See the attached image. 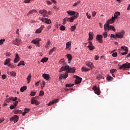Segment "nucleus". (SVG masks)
Here are the masks:
<instances>
[{"label":"nucleus","mask_w":130,"mask_h":130,"mask_svg":"<svg viewBox=\"0 0 130 130\" xmlns=\"http://www.w3.org/2000/svg\"><path fill=\"white\" fill-rule=\"evenodd\" d=\"M43 29H44V25H42L39 29L36 30L35 33H37V34L41 33Z\"/></svg>","instance_id":"18"},{"label":"nucleus","mask_w":130,"mask_h":130,"mask_svg":"<svg viewBox=\"0 0 130 130\" xmlns=\"http://www.w3.org/2000/svg\"><path fill=\"white\" fill-rule=\"evenodd\" d=\"M96 79H98V80H100V79H104V77H103L102 75H99L97 76Z\"/></svg>","instance_id":"43"},{"label":"nucleus","mask_w":130,"mask_h":130,"mask_svg":"<svg viewBox=\"0 0 130 130\" xmlns=\"http://www.w3.org/2000/svg\"><path fill=\"white\" fill-rule=\"evenodd\" d=\"M112 56H113V57H116V56H117V52L113 53L112 54Z\"/></svg>","instance_id":"49"},{"label":"nucleus","mask_w":130,"mask_h":130,"mask_svg":"<svg viewBox=\"0 0 130 130\" xmlns=\"http://www.w3.org/2000/svg\"><path fill=\"white\" fill-rule=\"evenodd\" d=\"M39 20H40V21H42L43 23H45L46 24H51V20L48 18H41V17H39Z\"/></svg>","instance_id":"6"},{"label":"nucleus","mask_w":130,"mask_h":130,"mask_svg":"<svg viewBox=\"0 0 130 130\" xmlns=\"http://www.w3.org/2000/svg\"><path fill=\"white\" fill-rule=\"evenodd\" d=\"M30 2H31V0H24V3H25V4H29Z\"/></svg>","instance_id":"53"},{"label":"nucleus","mask_w":130,"mask_h":130,"mask_svg":"<svg viewBox=\"0 0 130 130\" xmlns=\"http://www.w3.org/2000/svg\"><path fill=\"white\" fill-rule=\"evenodd\" d=\"M26 80H27V84H29V83H30V80H31V74H29L26 78Z\"/></svg>","instance_id":"33"},{"label":"nucleus","mask_w":130,"mask_h":130,"mask_svg":"<svg viewBox=\"0 0 130 130\" xmlns=\"http://www.w3.org/2000/svg\"><path fill=\"white\" fill-rule=\"evenodd\" d=\"M119 70L125 71V69H130V63H125L123 64L119 68Z\"/></svg>","instance_id":"4"},{"label":"nucleus","mask_w":130,"mask_h":130,"mask_svg":"<svg viewBox=\"0 0 130 130\" xmlns=\"http://www.w3.org/2000/svg\"><path fill=\"white\" fill-rule=\"evenodd\" d=\"M6 40L4 39L0 40V45H2V44H4V42H5Z\"/></svg>","instance_id":"45"},{"label":"nucleus","mask_w":130,"mask_h":130,"mask_svg":"<svg viewBox=\"0 0 130 130\" xmlns=\"http://www.w3.org/2000/svg\"><path fill=\"white\" fill-rule=\"evenodd\" d=\"M14 113L15 114H18V113H19V114H21V113H22V111L20 110H17L14 112Z\"/></svg>","instance_id":"42"},{"label":"nucleus","mask_w":130,"mask_h":130,"mask_svg":"<svg viewBox=\"0 0 130 130\" xmlns=\"http://www.w3.org/2000/svg\"><path fill=\"white\" fill-rule=\"evenodd\" d=\"M60 30H61V31H64V30H66V26L64 25H61L60 27Z\"/></svg>","instance_id":"41"},{"label":"nucleus","mask_w":130,"mask_h":130,"mask_svg":"<svg viewBox=\"0 0 130 130\" xmlns=\"http://www.w3.org/2000/svg\"><path fill=\"white\" fill-rule=\"evenodd\" d=\"M118 16H120V12H116L115 13L114 15V18L115 20L116 19H117Z\"/></svg>","instance_id":"23"},{"label":"nucleus","mask_w":130,"mask_h":130,"mask_svg":"<svg viewBox=\"0 0 130 130\" xmlns=\"http://www.w3.org/2000/svg\"><path fill=\"white\" fill-rule=\"evenodd\" d=\"M47 5H48V6H50V5H52L51 2H50V1H46Z\"/></svg>","instance_id":"52"},{"label":"nucleus","mask_w":130,"mask_h":130,"mask_svg":"<svg viewBox=\"0 0 130 130\" xmlns=\"http://www.w3.org/2000/svg\"><path fill=\"white\" fill-rule=\"evenodd\" d=\"M31 104H35L36 105H39L40 103L38 101L35 100V98H32L31 100Z\"/></svg>","instance_id":"14"},{"label":"nucleus","mask_w":130,"mask_h":130,"mask_svg":"<svg viewBox=\"0 0 130 130\" xmlns=\"http://www.w3.org/2000/svg\"><path fill=\"white\" fill-rule=\"evenodd\" d=\"M86 16L88 19H91V16L89 15V14L88 13H86Z\"/></svg>","instance_id":"61"},{"label":"nucleus","mask_w":130,"mask_h":130,"mask_svg":"<svg viewBox=\"0 0 130 130\" xmlns=\"http://www.w3.org/2000/svg\"><path fill=\"white\" fill-rule=\"evenodd\" d=\"M50 43H51V42H50V40H49L45 45V48H49V44H50Z\"/></svg>","instance_id":"32"},{"label":"nucleus","mask_w":130,"mask_h":130,"mask_svg":"<svg viewBox=\"0 0 130 130\" xmlns=\"http://www.w3.org/2000/svg\"><path fill=\"white\" fill-rule=\"evenodd\" d=\"M48 60V58L47 57H44L42 58L41 60V62H46Z\"/></svg>","instance_id":"29"},{"label":"nucleus","mask_w":130,"mask_h":130,"mask_svg":"<svg viewBox=\"0 0 130 130\" xmlns=\"http://www.w3.org/2000/svg\"><path fill=\"white\" fill-rule=\"evenodd\" d=\"M75 72H76V69L74 67L70 68L68 69V73H74Z\"/></svg>","instance_id":"21"},{"label":"nucleus","mask_w":130,"mask_h":130,"mask_svg":"<svg viewBox=\"0 0 130 130\" xmlns=\"http://www.w3.org/2000/svg\"><path fill=\"white\" fill-rule=\"evenodd\" d=\"M57 100H58V99H56V100H53L51 102H50L48 105V106H50V105H52V104H54V103H56V102L57 101Z\"/></svg>","instance_id":"24"},{"label":"nucleus","mask_w":130,"mask_h":130,"mask_svg":"<svg viewBox=\"0 0 130 130\" xmlns=\"http://www.w3.org/2000/svg\"><path fill=\"white\" fill-rule=\"evenodd\" d=\"M94 59H95V60H98V59H99V56L95 55Z\"/></svg>","instance_id":"55"},{"label":"nucleus","mask_w":130,"mask_h":130,"mask_svg":"<svg viewBox=\"0 0 130 130\" xmlns=\"http://www.w3.org/2000/svg\"><path fill=\"white\" fill-rule=\"evenodd\" d=\"M59 63H60L61 64H63V66H64V67L63 66L61 68V69L59 71V73L63 71H68V72H69L70 66L68 64H66V62H64V59H61V60H60Z\"/></svg>","instance_id":"2"},{"label":"nucleus","mask_w":130,"mask_h":130,"mask_svg":"<svg viewBox=\"0 0 130 130\" xmlns=\"http://www.w3.org/2000/svg\"><path fill=\"white\" fill-rule=\"evenodd\" d=\"M124 31L122 30V31L116 32V36L117 38H119L120 39H121V38H123V35H124Z\"/></svg>","instance_id":"8"},{"label":"nucleus","mask_w":130,"mask_h":130,"mask_svg":"<svg viewBox=\"0 0 130 130\" xmlns=\"http://www.w3.org/2000/svg\"><path fill=\"white\" fill-rule=\"evenodd\" d=\"M39 83H40V81H38L37 82H36V83H35V85L36 86H39Z\"/></svg>","instance_id":"64"},{"label":"nucleus","mask_w":130,"mask_h":130,"mask_svg":"<svg viewBox=\"0 0 130 130\" xmlns=\"http://www.w3.org/2000/svg\"><path fill=\"white\" fill-rule=\"evenodd\" d=\"M68 76H69V74H68L67 72H66L65 74H61L59 76V80H60V81H61L62 79H67Z\"/></svg>","instance_id":"13"},{"label":"nucleus","mask_w":130,"mask_h":130,"mask_svg":"<svg viewBox=\"0 0 130 130\" xmlns=\"http://www.w3.org/2000/svg\"><path fill=\"white\" fill-rule=\"evenodd\" d=\"M43 95H44V91H41L40 93H39V96H43Z\"/></svg>","instance_id":"48"},{"label":"nucleus","mask_w":130,"mask_h":130,"mask_svg":"<svg viewBox=\"0 0 130 130\" xmlns=\"http://www.w3.org/2000/svg\"><path fill=\"white\" fill-rule=\"evenodd\" d=\"M82 72H88V71H90V69H86L84 67H83L81 69Z\"/></svg>","instance_id":"36"},{"label":"nucleus","mask_w":130,"mask_h":130,"mask_svg":"<svg viewBox=\"0 0 130 130\" xmlns=\"http://www.w3.org/2000/svg\"><path fill=\"white\" fill-rule=\"evenodd\" d=\"M112 79V77L111 76H108L107 77V80L108 81H111Z\"/></svg>","instance_id":"51"},{"label":"nucleus","mask_w":130,"mask_h":130,"mask_svg":"<svg viewBox=\"0 0 130 130\" xmlns=\"http://www.w3.org/2000/svg\"><path fill=\"white\" fill-rule=\"evenodd\" d=\"M67 56L68 59L69 63H70V62H71V60H72V59L73 58V56H72V55L71 54H68Z\"/></svg>","instance_id":"22"},{"label":"nucleus","mask_w":130,"mask_h":130,"mask_svg":"<svg viewBox=\"0 0 130 130\" xmlns=\"http://www.w3.org/2000/svg\"><path fill=\"white\" fill-rule=\"evenodd\" d=\"M12 43L13 44H14V45H17V46H19L22 44V41L20 39H16L15 40L13 41Z\"/></svg>","instance_id":"7"},{"label":"nucleus","mask_w":130,"mask_h":130,"mask_svg":"<svg viewBox=\"0 0 130 130\" xmlns=\"http://www.w3.org/2000/svg\"><path fill=\"white\" fill-rule=\"evenodd\" d=\"M96 12H95V11L92 12V17H94V16H96Z\"/></svg>","instance_id":"60"},{"label":"nucleus","mask_w":130,"mask_h":130,"mask_svg":"<svg viewBox=\"0 0 130 130\" xmlns=\"http://www.w3.org/2000/svg\"><path fill=\"white\" fill-rule=\"evenodd\" d=\"M71 45H72V42H68L66 43V49L71 50Z\"/></svg>","instance_id":"19"},{"label":"nucleus","mask_w":130,"mask_h":130,"mask_svg":"<svg viewBox=\"0 0 130 130\" xmlns=\"http://www.w3.org/2000/svg\"><path fill=\"white\" fill-rule=\"evenodd\" d=\"M102 38H103V36L101 35H98L96 36V40H98L100 43L103 42V39H102Z\"/></svg>","instance_id":"15"},{"label":"nucleus","mask_w":130,"mask_h":130,"mask_svg":"<svg viewBox=\"0 0 130 130\" xmlns=\"http://www.w3.org/2000/svg\"><path fill=\"white\" fill-rule=\"evenodd\" d=\"M114 21H115V19H114V17L112 16L111 19L107 21V23H105L104 24L105 31H107V32H108V31L112 30L113 31H114V32H115L116 30L115 28H114V26L110 25V24L114 23Z\"/></svg>","instance_id":"1"},{"label":"nucleus","mask_w":130,"mask_h":130,"mask_svg":"<svg viewBox=\"0 0 130 130\" xmlns=\"http://www.w3.org/2000/svg\"><path fill=\"white\" fill-rule=\"evenodd\" d=\"M107 31H105L103 33V36H104V38H107Z\"/></svg>","instance_id":"37"},{"label":"nucleus","mask_w":130,"mask_h":130,"mask_svg":"<svg viewBox=\"0 0 130 130\" xmlns=\"http://www.w3.org/2000/svg\"><path fill=\"white\" fill-rule=\"evenodd\" d=\"M6 78H7V76L6 75H2V79H3V80H5Z\"/></svg>","instance_id":"59"},{"label":"nucleus","mask_w":130,"mask_h":130,"mask_svg":"<svg viewBox=\"0 0 130 130\" xmlns=\"http://www.w3.org/2000/svg\"><path fill=\"white\" fill-rule=\"evenodd\" d=\"M121 49H123V50H124V51L128 52V48H127V47H126L125 46H123L121 47Z\"/></svg>","instance_id":"26"},{"label":"nucleus","mask_w":130,"mask_h":130,"mask_svg":"<svg viewBox=\"0 0 130 130\" xmlns=\"http://www.w3.org/2000/svg\"><path fill=\"white\" fill-rule=\"evenodd\" d=\"M36 12H37V11L35 10H32L31 11H29L28 12V13L27 14V15H32L33 14V13H36Z\"/></svg>","instance_id":"34"},{"label":"nucleus","mask_w":130,"mask_h":130,"mask_svg":"<svg viewBox=\"0 0 130 130\" xmlns=\"http://www.w3.org/2000/svg\"><path fill=\"white\" fill-rule=\"evenodd\" d=\"M9 73L10 76H13V77H15L16 76V72L14 71L10 72Z\"/></svg>","instance_id":"38"},{"label":"nucleus","mask_w":130,"mask_h":130,"mask_svg":"<svg viewBox=\"0 0 130 130\" xmlns=\"http://www.w3.org/2000/svg\"><path fill=\"white\" fill-rule=\"evenodd\" d=\"M54 50H55V47H53L52 49L50 50V51L49 52V54L50 55L52 54V53L53 52V51H54Z\"/></svg>","instance_id":"35"},{"label":"nucleus","mask_w":130,"mask_h":130,"mask_svg":"<svg viewBox=\"0 0 130 130\" xmlns=\"http://www.w3.org/2000/svg\"><path fill=\"white\" fill-rule=\"evenodd\" d=\"M116 69H112V70H110V73H111V74H114V73H115V72H116Z\"/></svg>","instance_id":"46"},{"label":"nucleus","mask_w":130,"mask_h":130,"mask_svg":"<svg viewBox=\"0 0 130 130\" xmlns=\"http://www.w3.org/2000/svg\"><path fill=\"white\" fill-rule=\"evenodd\" d=\"M18 103H19V102L18 101H15L13 104L14 105V106L16 107V106H17V105H18Z\"/></svg>","instance_id":"54"},{"label":"nucleus","mask_w":130,"mask_h":130,"mask_svg":"<svg viewBox=\"0 0 130 130\" xmlns=\"http://www.w3.org/2000/svg\"><path fill=\"white\" fill-rule=\"evenodd\" d=\"M39 13L41 14V15H43V17L48 18V15H47V11L46 10L43 9L42 10H40Z\"/></svg>","instance_id":"10"},{"label":"nucleus","mask_w":130,"mask_h":130,"mask_svg":"<svg viewBox=\"0 0 130 130\" xmlns=\"http://www.w3.org/2000/svg\"><path fill=\"white\" fill-rule=\"evenodd\" d=\"M66 87H73V86H74V84H66Z\"/></svg>","instance_id":"58"},{"label":"nucleus","mask_w":130,"mask_h":130,"mask_svg":"<svg viewBox=\"0 0 130 130\" xmlns=\"http://www.w3.org/2000/svg\"><path fill=\"white\" fill-rule=\"evenodd\" d=\"M93 35H94L93 32H90L89 33V39H88V40H92V39H93Z\"/></svg>","instance_id":"25"},{"label":"nucleus","mask_w":130,"mask_h":130,"mask_svg":"<svg viewBox=\"0 0 130 130\" xmlns=\"http://www.w3.org/2000/svg\"><path fill=\"white\" fill-rule=\"evenodd\" d=\"M15 106L14 105H12L10 107V109H14V108H15Z\"/></svg>","instance_id":"63"},{"label":"nucleus","mask_w":130,"mask_h":130,"mask_svg":"<svg viewBox=\"0 0 130 130\" xmlns=\"http://www.w3.org/2000/svg\"><path fill=\"white\" fill-rule=\"evenodd\" d=\"M75 19H77V16L71 17L70 18H64L62 20V25H66L67 22H70L71 23H73Z\"/></svg>","instance_id":"3"},{"label":"nucleus","mask_w":130,"mask_h":130,"mask_svg":"<svg viewBox=\"0 0 130 130\" xmlns=\"http://www.w3.org/2000/svg\"><path fill=\"white\" fill-rule=\"evenodd\" d=\"M40 42V40H39L38 39H36L35 40H34L32 41V43H34V44H36L37 46H38L39 47L40 45H39V42Z\"/></svg>","instance_id":"16"},{"label":"nucleus","mask_w":130,"mask_h":130,"mask_svg":"<svg viewBox=\"0 0 130 130\" xmlns=\"http://www.w3.org/2000/svg\"><path fill=\"white\" fill-rule=\"evenodd\" d=\"M87 47L89 49V50H93V49H95V47L93 45H88Z\"/></svg>","instance_id":"27"},{"label":"nucleus","mask_w":130,"mask_h":130,"mask_svg":"<svg viewBox=\"0 0 130 130\" xmlns=\"http://www.w3.org/2000/svg\"><path fill=\"white\" fill-rule=\"evenodd\" d=\"M10 68L11 69H15V68H16V65L11 64Z\"/></svg>","instance_id":"57"},{"label":"nucleus","mask_w":130,"mask_h":130,"mask_svg":"<svg viewBox=\"0 0 130 130\" xmlns=\"http://www.w3.org/2000/svg\"><path fill=\"white\" fill-rule=\"evenodd\" d=\"M10 121H14L15 123L18 122V121L19 120V117L15 115L13 117L10 118Z\"/></svg>","instance_id":"12"},{"label":"nucleus","mask_w":130,"mask_h":130,"mask_svg":"<svg viewBox=\"0 0 130 130\" xmlns=\"http://www.w3.org/2000/svg\"><path fill=\"white\" fill-rule=\"evenodd\" d=\"M18 67H20V66H25V62L24 61H20L19 63L17 64Z\"/></svg>","instance_id":"30"},{"label":"nucleus","mask_w":130,"mask_h":130,"mask_svg":"<svg viewBox=\"0 0 130 130\" xmlns=\"http://www.w3.org/2000/svg\"><path fill=\"white\" fill-rule=\"evenodd\" d=\"M20 60V57H19V54L16 53L15 55V58L14 60V63H17Z\"/></svg>","instance_id":"17"},{"label":"nucleus","mask_w":130,"mask_h":130,"mask_svg":"<svg viewBox=\"0 0 130 130\" xmlns=\"http://www.w3.org/2000/svg\"><path fill=\"white\" fill-rule=\"evenodd\" d=\"M27 90V86H24L20 88V91L21 92H24V91Z\"/></svg>","instance_id":"28"},{"label":"nucleus","mask_w":130,"mask_h":130,"mask_svg":"<svg viewBox=\"0 0 130 130\" xmlns=\"http://www.w3.org/2000/svg\"><path fill=\"white\" fill-rule=\"evenodd\" d=\"M10 58H8L5 60V62L4 63L5 66H7V64H8V63H10Z\"/></svg>","instance_id":"39"},{"label":"nucleus","mask_w":130,"mask_h":130,"mask_svg":"<svg viewBox=\"0 0 130 130\" xmlns=\"http://www.w3.org/2000/svg\"><path fill=\"white\" fill-rule=\"evenodd\" d=\"M17 100H18V98L17 97H15L12 99V101H16Z\"/></svg>","instance_id":"62"},{"label":"nucleus","mask_w":130,"mask_h":130,"mask_svg":"<svg viewBox=\"0 0 130 130\" xmlns=\"http://www.w3.org/2000/svg\"><path fill=\"white\" fill-rule=\"evenodd\" d=\"M74 78L76 79L75 81V85H78V84H80L82 82V78H80V77L75 75Z\"/></svg>","instance_id":"11"},{"label":"nucleus","mask_w":130,"mask_h":130,"mask_svg":"<svg viewBox=\"0 0 130 130\" xmlns=\"http://www.w3.org/2000/svg\"><path fill=\"white\" fill-rule=\"evenodd\" d=\"M92 64L93 63L91 62L86 63V66H87V67H89V68H92Z\"/></svg>","instance_id":"40"},{"label":"nucleus","mask_w":130,"mask_h":130,"mask_svg":"<svg viewBox=\"0 0 130 130\" xmlns=\"http://www.w3.org/2000/svg\"><path fill=\"white\" fill-rule=\"evenodd\" d=\"M42 77L45 79V80H49V78L50 77L49 76V75L46 74H43L42 75Z\"/></svg>","instance_id":"20"},{"label":"nucleus","mask_w":130,"mask_h":130,"mask_svg":"<svg viewBox=\"0 0 130 130\" xmlns=\"http://www.w3.org/2000/svg\"><path fill=\"white\" fill-rule=\"evenodd\" d=\"M13 97H10L6 100V102L9 103V102H10L11 100H13Z\"/></svg>","instance_id":"44"},{"label":"nucleus","mask_w":130,"mask_h":130,"mask_svg":"<svg viewBox=\"0 0 130 130\" xmlns=\"http://www.w3.org/2000/svg\"><path fill=\"white\" fill-rule=\"evenodd\" d=\"M30 95H31V96H35V95H36V92H34V91H32V92L30 93Z\"/></svg>","instance_id":"50"},{"label":"nucleus","mask_w":130,"mask_h":130,"mask_svg":"<svg viewBox=\"0 0 130 130\" xmlns=\"http://www.w3.org/2000/svg\"><path fill=\"white\" fill-rule=\"evenodd\" d=\"M110 38H111V39H112V38L115 39V38H116V36H115L113 34H111Z\"/></svg>","instance_id":"47"},{"label":"nucleus","mask_w":130,"mask_h":130,"mask_svg":"<svg viewBox=\"0 0 130 130\" xmlns=\"http://www.w3.org/2000/svg\"><path fill=\"white\" fill-rule=\"evenodd\" d=\"M67 14H68L69 16H74L72 17H77V18L79 17V13H78V12L73 11L72 10L68 11Z\"/></svg>","instance_id":"5"},{"label":"nucleus","mask_w":130,"mask_h":130,"mask_svg":"<svg viewBox=\"0 0 130 130\" xmlns=\"http://www.w3.org/2000/svg\"><path fill=\"white\" fill-rule=\"evenodd\" d=\"M79 4H80V1H78V2L74 3L73 6H74V7H76V6H78V5H79Z\"/></svg>","instance_id":"56"},{"label":"nucleus","mask_w":130,"mask_h":130,"mask_svg":"<svg viewBox=\"0 0 130 130\" xmlns=\"http://www.w3.org/2000/svg\"><path fill=\"white\" fill-rule=\"evenodd\" d=\"M92 90L94 91L95 94H96L98 95H100V93H101V91H100V89L97 87V86L94 85L92 88Z\"/></svg>","instance_id":"9"},{"label":"nucleus","mask_w":130,"mask_h":130,"mask_svg":"<svg viewBox=\"0 0 130 130\" xmlns=\"http://www.w3.org/2000/svg\"><path fill=\"white\" fill-rule=\"evenodd\" d=\"M70 30L72 31V32H74V31L76 30V24L75 25L71 26Z\"/></svg>","instance_id":"31"}]
</instances>
